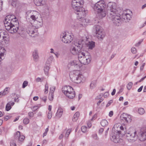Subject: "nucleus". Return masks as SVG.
Wrapping results in <instances>:
<instances>
[{"mask_svg":"<svg viewBox=\"0 0 146 146\" xmlns=\"http://www.w3.org/2000/svg\"><path fill=\"white\" fill-rule=\"evenodd\" d=\"M45 0H34V2L37 6L42 5L44 3Z\"/></svg>","mask_w":146,"mask_h":146,"instance_id":"nucleus-24","label":"nucleus"},{"mask_svg":"<svg viewBox=\"0 0 146 146\" xmlns=\"http://www.w3.org/2000/svg\"><path fill=\"white\" fill-rule=\"evenodd\" d=\"M38 108V107L37 106H35L33 107L32 109V110L34 111H35Z\"/></svg>","mask_w":146,"mask_h":146,"instance_id":"nucleus-57","label":"nucleus"},{"mask_svg":"<svg viewBox=\"0 0 146 146\" xmlns=\"http://www.w3.org/2000/svg\"><path fill=\"white\" fill-rule=\"evenodd\" d=\"M143 88V86H141L140 88H139L138 90L137 91L138 92H141Z\"/></svg>","mask_w":146,"mask_h":146,"instance_id":"nucleus-61","label":"nucleus"},{"mask_svg":"<svg viewBox=\"0 0 146 146\" xmlns=\"http://www.w3.org/2000/svg\"><path fill=\"white\" fill-rule=\"evenodd\" d=\"M28 82L26 81H24L23 83L22 88H25L28 85Z\"/></svg>","mask_w":146,"mask_h":146,"instance_id":"nucleus-46","label":"nucleus"},{"mask_svg":"<svg viewBox=\"0 0 146 146\" xmlns=\"http://www.w3.org/2000/svg\"><path fill=\"white\" fill-rule=\"evenodd\" d=\"M107 6L104 0L100 1L94 5L93 8L97 11L96 17L99 19H102L106 15Z\"/></svg>","mask_w":146,"mask_h":146,"instance_id":"nucleus-4","label":"nucleus"},{"mask_svg":"<svg viewBox=\"0 0 146 146\" xmlns=\"http://www.w3.org/2000/svg\"><path fill=\"white\" fill-rule=\"evenodd\" d=\"M144 109L142 108H139L138 109V112L140 115H143L145 113Z\"/></svg>","mask_w":146,"mask_h":146,"instance_id":"nucleus-36","label":"nucleus"},{"mask_svg":"<svg viewBox=\"0 0 146 146\" xmlns=\"http://www.w3.org/2000/svg\"><path fill=\"white\" fill-rule=\"evenodd\" d=\"M43 80V78H40L39 77H38L37 78H36V81L37 82H41V80Z\"/></svg>","mask_w":146,"mask_h":146,"instance_id":"nucleus-53","label":"nucleus"},{"mask_svg":"<svg viewBox=\"0 0 146 146\" xmlns=\"http://www.w3.org/2000/svg\"><path fill=\"white\" fill-rule=\"evenodd\" d=\"M80 113L79 112H76L74 115L72 119V120L73 121H76L79 116Z\"/></svg>","mask_w":146,"mask_h":146,"instance_id":"nucleus-28","label":"nucleus"},{"mask_svg":"<svg viewBox=\"0 0 146 146\" xmlns=\"http://www.w3.org/2000/svg\"><path fill=\"white\" fill-rule=\"evenodd\" d=\"M125 135L127 139L130 142H133L136 141L138 137L135 131H129V133H125Z\"/></svg>","mask_w":146,"mask_h":146,"instance_id":"nucleus-11","label":"nucleus"},{"mask_svg":"<svg viewBox=\"0 0 146 146\" xmlns=\"http://www.w3.org/2000/svg\"><path fill=\"white\" fill-rule=\"evenodd\" d=\"M41 99L43 100L44 102H46L47 100V97L45 96H41L40 97Z\"/></svg>","mask_w":146,"mask_h":146,"instance_id":"nucleus-50","label":"nucleus"},{"mask_svg":"<svg viewBox=\"0 0 146 146\" xmlns=\"http://www.w3.org/2000/svg\"><path fill=\"white\" fill-rule=\"evenodd\" d=\"M48 128H46L44 132L43 133V137H44V136H46L47 135V133L48 132Z\"/></svg>","mask_w":146,"mask_h":146,"instance_id":"nucleus-48","label":"nucleus"},{"mask_svg":"<svg viewBox=\"0 0 146 146\" xmlns=\"http://www.w3.org/2000/svg\"><path fill=\"white\" fill-rule=\"evenodd\" d=\"M70 64L75 67L77 70H79L82 66L81 64L80 63L79 61L73 60L70 62Z\"/></svg>","mask_w":146,"mask_h":146,"instance_id":"nucleus-17","label":"nucleus"},{"mask_svg":"<svg viewBox=\"0 0 146 146\" xmlns=\"http://www.w3.org/2000/svg\"><path fill=\"white\" fill-rule=\"evenodd\" d=\"M87 127L85 126H82L81 128L82 131L83 133H85L86 131Z\"/></svg>","mask_w":146,"mask_h":146,"instance_id":"nucleus-45","label":"nucleus"},{"mask_svg":"<svg viewBox=\"0 0 146 146\" xmlns=\"http://www.w3.org/2000/svg\"><path fill=\"white\" fill-rule=\"evenodd\" d=\"M11 5L13 7H15L19 4V1L17 0H10Z\"/></svg>","mask_w":146,"mask_h":146,"instance_id":"nucleus-31","label":"nucleus"},{"mask_svg":"<svg viewBox=\"0 0 146 146\" xmlns=\"http://www.w3.org/2000/svg\"><path fill=\"white\" fill-rule=\"evenodd\" d=\"M145 64V63H143L142 65L140 67V70H143V68Z\"/></svg>","mask_w":146,"mask_h":146,"instance_id":"nucleus-63","label":"nucleus"},{"mask_svg":"<svg viewBox=\"0 0 146 146\" xmlns=\"http://www.w3.org/2000/svg\"><path fill=\"white\" fill-rule=\"evenodd\" d=\"M131 52L134 54H135L136 52V49L135 47H132L131 49Z\"/></svg>","mask_w":146,"mask_h":146,"instance_id":"nucleus-49","label":"nucleus"},{"mask_svg":"<svg viewBox=\"0 0 146 146\" xmlns=\"http://www.w3.org/2000/svg\"><path fill=\"white\" fill-rule=\"evenodd\" d=\"M72 88L70 86H65L62 88V91L64 93L65 95H66V93L68 92Z\"/></svg>","mask_w":146,"mask_h":146,"instance_id":"nucleus-23","label":"nucleus"},{"mask_svg":"<svg viewBox=\"0 0 146 146\" xmlns=\"http://www.w3.org/2000/svg\"><path fill=\"white\" fill-rule=\"evenodd\" d=\"M66 96L70 99H73L75 97V94L72 88L68 92L66 93Z\"/></svg>","mask_w":146,"mask_h":146,"instance_id":"nucleus-18","label":"nucleus"},{"mask_svg":"<svg viewBox=\"0 0 146 146\" xmlns=\"http://www.w3.org/2000/svg\"><path fill=\"white\" fill-rule=\"evenodd\" d=\"M108 92H106L104 93V96L105 98H106L108 96Z\"/></svg>","mask_w":146,"mask_h":146,"instance_id":"nucleus-59","label":"nucleus"},{"mask_svg":"<svg viewBox=\"0 0 146 146\" xmlns=\"http://www.w3.org/2000/svg\"><path fill=\"white\" fill-rule=\"evenodd\" d=\"M121 117L123 120H125L126 122H129L131 121V116L126 113H123Z\"/></svg>","mask_w":146,"mask_h":146,"instance_id":"nucleus-16","label":"nucleus"},{"mask_svg":"<svg viewBox=\"0 0 146 146\" xmlns=\"http://www.w3.org/2000/svg\"><path fill=\"white\" fill-rule=\"evenodd\" d=\"M84 0H72V6L74 10H76L78 8L82 7Z\"/></svg>","mask_w":146,"mask_h":146,"instance_id":"nucleus-12","label":"nucleus"},{"mask_svg":"<svg viewBox=\"0 0 146 146\" xmlns=\"http://www.w3.org/2000/svg\"><path fill=\"white\" fill-rule=\"evenodd\" d=\"M115 131L119 135L123 134L125 133L124 129L122 125L117 124L114 125L113 127Z\"/></svg>","mask_w":146,"mask_h":146,"instance_id":"nucleus-14","label":"nucleus"},{"mask_svg":"<svg viewBox=\"0 0 146 146\" xmlns=\"http://www.w3.org/2000/svg\"><path fill=\"white\" fill-rule=\"evenodd\" d=\"M32 56L33 60L35 62L37 61L39 57L38 53L37 50H35L33 52Z\"/></svg>","mask_w":146,"mask_h":146,"instance_id":"nucleus-22","label":"nucleus"},{"mask_svg":"<svg viewBox=\"0 0 146 146\" xmlns=\"http://www.w3.org/2000/svg\"><path fill=\"white\" fill-rule=\"evenodd\" d=\"M10 146H16L15 142L13 141H12L10 142Z\"/></svg>","mask_w":146,"mask_h":146,"instance_id":"nucleus-54","label":"nucleus"},{"mask_svg":"<svg viewBox=\"0 0 146 146\" xmlns=\"http://www.w3.org/2000/svg\"><path fill=\"white\" fill-rule=\"evenodd\" d=\"M113 102V101L112 100H110L108 103V104H107L106 105V107H108L109 106L110 104L112 103Z\"/></svg>","mask_w":146,"mask_h":146,"instance_id":"nucleus-52","label":"nucleus"},{"mask_svg":"<svg viewBox=\"0 0 146 146\" xmlns=\"http://www.w3.org/2000/svg\"><path fill=\"white\" fill-rule=\"evenodd\" d=\"M85 41L83 39H80L78 41H76L73 42V45L70 48V51L72 54L74 55H78L79 52H82L83 51L81 50L83 45Z\"/></svg>","mask_w":146,"mask_h":146,"instance_id":"nucleus-5","label":"nucleus"},{"mask_svg":"<svg viewBox=\"0 0 146 146\" xmlns=\"http://www.w3.org/2000/svg\"><path fill=\"white\" fill-rule=\"evenodd\" d=\"M12 16L8 15L4 21L6 29L9 33H13L17 32L19 29V24L16 17L12 18Z\"/></svg>","mask_w":146,"mask_h":146,"instance_id":"nucleus-3","label":"nucleus"},{"mask_svg":"<svg viewBox=\"0 0 146 146\" xmlns=\"http://www.w3.org/2000/svg\"><path fill=\"white\" fill-rule=\"evenodd\" d=\"M138 137L141 141H143L146 140V127H144L141 128Z\"/></svg>","mask_w":146,"mask_h":146,"instance_id":"nucleus-13","label":"nucleus"},{"mask_svg":"<svg viewBox=\"0 0 146 146\" xmlns=\"http://www.w3.org/2000/svg\"><path fill=\"white\" fill-rule=\"evenodd\" d=\"M53 59V56H50L47 59L46 63L48 64H50V63L52 62Z\"/></svg>","mask_w":146,"mask_h":146,"instance_id":"nucleus-37","label":"nucleus"},{"mask_svg":"<svg viewBox=\"0 0 146 146\" xmlns=\"http://www.w3.org/2000/svg\"><path fill=\"white\" fill-rule=\"evenodd\" d=\"M73 36L72 33L68 32H64V33L60 35V37L62 38V42L66 43H70L73 40Z\"/></svg>","mask_w":146,"mask_h":146,"instance_id":"nucleus-9","label":"nucleus"},{"mask_svg":"<svg viewBox=\"0 0 146 146\" xmlns=\"http://www.w3.org/2000/svg\"><path fill=\"white\" fill-rule=\"evenodd\" d=\"M119 135L118 134H116V135L115 134L113 135L110 137V139L115 143H118L119 140Z\"/></svg>","mask_w":146,"mask_h":146,"instance_id":"nucleus-21","label":"nucleus"},{"mask_svg":"<svg viewBox=\"0 0 146 146\" xmlns=\"http://www.w3.org/2000/svg\"><path fill=\"white\" fill-rule=\"evenodd\" d=\"M107 15L108 17L112 21L114 25L119 26L123 22L121 18L120 15L118 13L116 9L115 3H110L107 7Z\"/></svg>","mask_w":146,"mask_h":146,"instance_id":"nucleus-2","label":"nucleus"},{"mask_svg":"<svg viewBox=\"0 0 146 146\" xmlns=\"http://www.w3.org/2000/svg\"><path fill=\"white\" fill-rule=\"evenodd\" d=\"M75 13L77 16V19L79 20L84 18L87 12L82 7L78 8L76 10H74Z\"/></svg>","mask_w":146,"mask_h":146,"instance_id":"nucleus-10","label":"nucleus"},{"mask_svg":"<svg viewBox=\"0 0 146 146\" xmlns=\"http://www.w3.org/2000/svg\"><path fill=\"white\" fill-rule=\"evenodd\" d=\"M96 81L94 80L92 82L90 85V88L91 89H93L96 86Z\"/></svg>","mask_w":146,"mask_h":146,"instance_id":"nucleus-32","label":"nucleus"},{"mask_svg":"<svg viewBox=\"0 0 146 146\" xmlns=\"http://www.w3.org/2000/svg\"><path fill=\"white\" fill-rule=\"evenodd\" d=\"M29 121V119L28 118H25L23 120V122L24 124H28Z\"/></svg>","mask_w":146,"mask_h":146,"instance_id":"nucleus-40","label":"nucleus"},{"mask_svg":"<svg viewBox=\"0 0 146 146\" xmlns=\"http://www.w3.org/2000/svg\"><path fill=\"white\" fill-rule=\"evenodd\" d=\"M93 29L96 34L95 36L100 40H103L105 37V33L103 31L102 28L99 25H95Z\"/></svg>","mask_w":146,"mask_h":146,"instance_id":"nucleus-7","label":"nucleus"},{"mask_svg":"<svg viewBox=\"0 0 146 146\" xmlns=\"http://www.w3.org/2000/svg\"><path fill=\"white\" fill-rule=\"evenodd\" d=\"M99 101L97 102V104L98 106H99L100 103L104 99L103 98L100 99Z\"/></svg>","mask_w":146,"mask_h":146,"instance_id":"nucleus-58","label":"nucleus"},{"mask_svg":"<svg viewBox=\"0 0 146 146\" xmlns=\"http://www.w3.org/2000/svg\"><path fill=\"white\" fill-rule=\"evenodd\" d=\"M11 117V116L10 115H7L4 117V119L5 120L7 121L9 118Z\"/></svg>","mask_w":146,"mask_h":146,"instance_id":"nucleus-56","label":"nucleus"},{"mask_svg":"<svg viewBox=\"0 0 146 146\" xmlns=\"http://www.w3.org/2000/svg\"><path fill=\"white\" fill-rule=\"evenodd\" d=\"M63 110L61 108H59L56 112V115L58 117L60 118L61 117L63 114Z\"/></svg>","mask_w":146,"mask_h":146,"instance_id":"nucleus-26","label":"nucleus"},{"mask_svg":"<svg viewBox=\"0 0 146 146\" xmlns=\"http://www.w3.org/2000/svg\"><path fill=\"white\" fill-rule=\"evenodd\" d=\"M78 58L80 63L86 65L90 63L91 60V56L88 52L83 51L79 52Z\"/></svg>","mask_w":146,"mask_h":146,"instance_id":"nucleus-6","label":"nucleus"},{"mask_svg":"<svg viewBox=\"0 0 146 146\" xmlns=\"http://www.w3.org/2000/svg\"><path fill=\"white\" fill-rule=\"evenodd\" d=\"M113 114V112L112 111H110L109 114V115L110 117H111Z\"/></svg>","mask_w":146,"mask_h":146,"instance_id":"nucleus-64","label":"nucleus"},{"mask_svg":"<svg viewBox=\"0 0 146 146\" xmlns=\"http://www.w3.org/2000/svg\"><path fill=\"white\" fill-rule=\"evenodd\" d=\"M101 124L102 126H106L108 124V121L106 119H103L101 122Z\"/></svg>","mask_w":146,"mask_h":146,"instance_id":"nucleus-33","label":"nucleus"},{"mask_svg":"<svg viewBox=\"0 0 146 146\" xmlns=\"http://www.w3.org/2000/svg\"><path fill=\"white\" fill-rule=\"evenodd\" d=\"M11 108V106L10 104L9 103L7 104L6 106V110L7 111H8Z\"/></svg>","mask_w":146,"mask_h":146,"instance_id":"nucleus-41","label":"nucleus"},{"mask_svg":"<svg viewBox=\"0 0 146 146\" xmlns=\"http://www.w3.org/2000/svg\"><path fill=\"white\" fill-rule=\"evenodd\" d=\"M6 53V51L4 48L0 47V62L4 58V55Z\"/></svg>","mask_w":146,"mask_h":146,"instance_id":"nucleus-19","label":"nucleus"},{"mask_svg":"<svg viewBox=\"0 0 146 146\" xmlns=\"http://www.w3.org/2000/svg\"><path fill=\"white\" fill-rule=\"evenodd\" d=\"M103 94H100L98 96H97L96 98V99H101V97L103 96Z\"/></svg>","mask_w":146,"mask_h":146,"instance_id":"nucleus-51","label":"nucleus"},{"mask_svg":"<svg viewBox=\"0 0 146 146\" xmlns=\"http://www.w3.org/2000/svg\"><path fill=\"white\" fill-rule=\"evenodd\" d=\"M133 83L132 82H129L127 85V87L128 90H129L131 88Z\"/></svg>","mask_w":146,"mask_h":146,"instance_id":"nucleus-42","label":"nucleus"},{"mask_svg":"<svg viewBox=\"0 0 146 146\" xmlns=\"http://www.w3.org/2000/svg\"><path fill=\"white\" fill-rule=\"evenodd\" d=\"M28 115L29 117H33L34 116V113L33 112H30L28 113Z\"/></svg>","mask_w":146,"mask_h":146,"instance_id":"nucleus-55","label":"nucleus"},{"mask_svg":"<svg viewBox=\"0 0 146 146\" xmlns=\"http://www.w3.org/2000/svg\"><path fill=\"white\" fill-rule=\"evenodd\" d=\"M52 115V113L51 111H49L48 115L47 117L48 118L50 119L51 118Z\"/></svg>","mask_w":146,"mask_h":146,"instance_id":"nucleus-47","label":"nucleus"},{"mask_svg":"<svg viewBox=\"0 0 146 146\" xmlns=\"http://www.w3.org/2000/svg\"><path fill=\"white\" fill-rule=\"evenodd\" d=\"M82 75L80 74H74L72 77V80L74 83L78 84L80 83L82 80Z\"/></svg>","mask_w":146,"mask_h":146,"instance_id":"nucleus-15","label":"nucleus"},{"mask_svg":"<svg viewBox=\"0 0 146 146\" xmlns=\"http://www.w3.org/2000/svg\"><path fill=\"white\" fill-rule=\"evenodd\" d=\"M15 138H18L19 140L20 141H22L25 138L24 135H20V132L19 131H17L16 132V134L15 135Z\"/></svg>","mask_w":146,"mask_h":146,"instance_id":"nucleus-20","label":"nucleus"},{"mask_svg":"<svg viewBox=\"0 0 146 146\" xmlns=\"http://www.w3.org/2000/svg\"><path fill=\"white\" fill-rule=\"evenodd\" d=\"M3 2L2 1H0V11L2 9V5H3Z\"/></svg>","mask_w":146,"mask_h":146,"instance_id":"nucleus-60","label":"nucleus"},{"mask_svg":"<svg viewBox=\"0 0 146 146\" xmlns=\"http://www.w3.org/2000/svg\"><path fill=\"white\" fill-rule=\"evenodd\" d=\"M48 84L47 83H46L45 85V91L44 93L45 94H47L48 92Z\"/></svg>","mask_w":146,"mask_h":146,"instance_id":"nucleus-43","label":"nucleus"},{"mask_svg":"<svg viewBox=\"0 0 146 146\" xmlns=\"http://www.w3.org/2000/svg\"><path fill=\"white\" fill-rule=\"evenodd\" d=\"M72 131V129H69L66 131L65 135V137H68Z\"/></svg>","mask_w":146,"mask_h":146,"instance_id":"nucleus-35","label":"nucleus"},{"mask_svg":"<svg viewBox=\"0 0 146 146\" xmlns=\"http://www.w3.org/2000/svg\"><path fill=\"white\" fill-rule=\"evenodd\" d=\"M116 92V90L114 89L113 90V91L111 93V94L112 96H113L115 95Z\"/></svg>","mask_w":146,"mask_h":146,"instance_id":"nucleus-62","label":"nucleus"},{"mask_svg":"<svg viewBox=\"0 0 146 146\" xmlns=\"http://www.w3.org/2000/svg\"><path fill=\"white\" fill-rule=\"evenodd\" d=\"M55 90V87L54 86H53L51 87L50 88V93L54 94V93Z\"/></svg>","mask_w":146,"mask_h":146,"instance_id":"nucleus-38","label":"nucleus"},{"mask_svg":"<svg viewBox=\"0 0 146 146\" xmlns=\"http://www.w3.org/2000/svg\"><path fill=\"white\" fill-rule=\"evenodd\" d=\"M49 67L48 66H45L44 68V70L45 74L46 75H48V71L49 69Z\"/></svg>","mask_w":146,"mask_h":146,"instance_id":"nucleus-34","label":"nucleus"},{"mask_svg":"<svg viewBox=\"0 0 146 146\" xmlns=\"http://www.w3.org/2000/svg\"><path fill=\"white\" fill-rule=\"evenodd\" d=\"M9 88V87H6L3 91L0 92V98L2 97V96L6 95L8 93L9 91L8 89Z\"/></svg>","mask_w":146,"mask_h":146,"instance_id":"nucleus-25","label":"nucleus"},{"mask_svg":"<svg viewBox=\"0 0 146 146\" xmlns=\"http://www.w3.org/2000/svg\"><path fill=\"white\" fill-rule=\"evenodd\" d=\"M50 8L48 6H46L45 7V11L46 14H49L50 12Z\"/></svg>","mask_w":146,"mask_h":146,"instance_id":"nucleus-44","label":"nucleus"},{"mask_svg":"<svg viewBox=\"0 0 146 146\" xmlns=\"http://www.w3.org/2000/svg\"><path fill=\"white\" fill-rule=\"evenodd\" d=\"M32 14L31 12H27L26 13V19L28 18L29 22L34 26H30L27 29V32L29 35L32 37H36L38 34L37 29L41 27L43 24L42 18L40 17L39 14L36 11H33Z\"/></svg>","mask_w":146,"mask_h":146,"instance_id":"nucleus-1","label":"nucleus"},{"mask_svg":"<svg viewBox=\"0 0 146 146\" xmlns=\"http://www.w3.org/2000/svg\"><path fill=\"white\" fill-rule=\"evenodd\" d=\"M87 46L89 49H92L95 47V42L92 41L89 42L87 44Z\"/></svg>","mask_w":146,"mask_h":146,"instance_id":"nucleus-27","label":"nucleus"},{"mask_svg":"<svg viewBox=\"0 0 146 146\" xmlns=\"http://www.w3.org/2000/svg\"><path fill=\"white\" fill-rule=\"evenodd\" d=\"M54 98V94L49 93L48 96V99L50 101H52Z\"/></svg>","mask_w":146,"mask_h":146,"instance_id":"nucleus-39","label":"nucleus"},{"mask_svg":"<svg viewBox=\"0 0 146 146\" xmlns=\"http://www.w3.org/2000/svg\"><path fill=\"white\" fill-rule=\"evenodd\" d=\"M81 20L82 21V22L83 23V24L84 25H87L91 21L89 18H88L85 19L83 18Z\"/></svg>","mask_w":146,"mask_h":146,"instance_id":"nucleus-30","label":"nucleus"},{"mask_svg":"<svg viewBox=\"0 0 146 146\" xmlns=\"http://www.w3.org/2000/svg\"><path fill=\"white\" fill-rule=\"evenodd\" d=\"M9 38L7 32L4 30H0V42H3L4 45L9 44Z\"/></svg>","mask_w":146,"mask_h":146,"instance_id":"nucleus-8","label":"nucleus"},{"mask_svg":"<svg viewBox=\"0 0 146 146\" xmlns=\"http://www.w3.org/2000/svg\"><path fill=\"white\" fill-rule=\"evenodd\" d=\"M123 17L124 19H126L127 20H130L131 19V15L128 13H124L123 14Z\"/></svg>","mask_w":146,"mask_h":146,"instance_id":"nucleus-29","label":"nucleus"}]
</instances>
